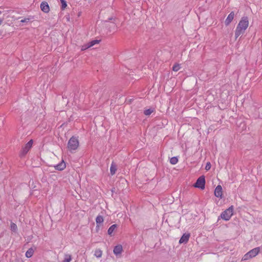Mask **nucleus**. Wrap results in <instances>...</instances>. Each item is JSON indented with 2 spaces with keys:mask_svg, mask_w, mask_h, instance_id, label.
Instances as JSON below:
<instances>
[{
  "mask_svg": "<svg viewBox=\"0 0 262 262\" xmlns=\"http://www.w3.org/2000/svg\"><path fill=\"white\" fill-rule=\"evenodd\" d=\"M89 48H90V46L89 43H88L85 45L82 46L81 47V51H84Z\"/></svg>",
  "mask_w": 262,
  "mask_h": 262,
  "instance_id": "a878e982",
  "label": "nucleus"
},
{
  "mask_svg": "<svg viewBox=\"0 0 262 262\" xmlns=\"http://www.w3.org/2000/svg\"><path fill=\"white\" fill-rule=\"evenodd\" d=\"M249 26V20L247 16H243L239 21L235 32V37L237 38L243 34Z\"/></svg>",
  "mask_w": 262,
  "mask_h": 262,
  "instance_id": "f257e3e1",
  "label": "nucleus"
},
{
  "mask_svg": "<svg viewBox=\"0 0 262 262\" xmlns=\"http://www.w3.org/2000/svg\"><path fill=\"white\" fill-rule=\"evenodd\" d=\"M34 250L33 248H29L26 252V256L28 258L31 257L34 253Z\"/></svg>",
  "mask_w": 262,
  "mask_h": 262,
  "instance_id": "ddd939ff",
  "label": "nucleus"
},
{
  "mask_svg": "<svg viewBox=\"0 0 262 262\" xmlns=\"http://www.w3.org/2000/svg\"><path fill=\"white\" fill-rule=\"evenodd\" d=\"M60 2H61L62 0H60Z\"/></svg>",
  "mask_w": 262,
  "mask_h": 262,
  "instance_id": "c756f323",
  "label": "nucleus"
},
{
  "mask_svg": "<svg viewBox=\"0 0 262 262\" xmlns=\"http://www.w3.org/2000/svg\"><path fill=\"white\" fill-rule=\"evenodd\" d=\"M10 229L12 231L16 232L17 230V225L14 223H11L10 224Z\"/></svg>",
  "mask_w": 262,
  "mask_h": 262,
  "instance_id": "aec40b11",
  "label": "nucleus"
},
{
  "mask_svg": "<svg viewBox=\"0 0 262 262\" xmlns=\"http://www.w3.org/2000/svg\"><path fill=\"white\" fill-rule=\"evenodd\" d=\"M117 171V167L114 163H112L110 167V172L112 175L115 174Z\"/></svg>",
  "mask_w": 262,
  "mask_h": 262,
  "instance_id": "2eb2a0df",
  "label": "nucleus"
},
{
  "mask_svg": "<svg viewBox=\"0 0 262 262\" xmlns=\"http://www.w3.org/2000/svg\"><path fill=\"white\" fill-rule=\"evenodd\" d=\"M40 9L42 12L46 13L49 12L50 9L48 3L47 2H42L40 4Z\"/></svg>",
  "mask_w": 262,
  "mask_h": 262,
  "instance_id": "423d86ee",
  "label": "nucleus"
},
{
  "mask_svg": "<svg viewBox=\"0 0 262 262\" xmlns=\"http://www.w3.org/2000/svg\"><path fill=\"white\" fill-rule=\"evenodd\" d=\"M72 260V256L70 254H66L64 256L63 262H70Z\"/></svg>",
  "mask_w": 262,
  "mask_h": 262,
  "instance_id": "412c9836",
  "label": "nucleus"
},
{
  "mask_svg": "<svg viewBox=\"0 0 262 262\" xmlns=\"http://www.w3.org/2000/svg\"><path fill=\"white\" fill-rule=\"evenodd\" d=\"M102 251L99 249H96L94 253V255L97 257L100 258L102 256Z\"/></svg>",
  "mask_w": 262,
  "mask_h": 262,
  "instance_id": "dca6fc26",
  "label": "nucleus"
},
{
  "mask_svg": "<svg viewBox=\"0 0 262 262\" xmlns=\"http://www.w3.org/2000/svg\"><path fill=\"white\" fill-rule=\"evenodd\" d=\"M178 162V159L177 157H173L170 159V163L174 165L177 164Z\"/></svg>",
  "mask_w": 262,
  "mask_h": 262,
  "instance_id": "6ab92c4d",
  "label": "nucleus"
},
{
  "mask_svg": "<svg viewBox=\"0 0 262 262\" xmlns=\"http://www.w3.org/2000/svg\"><path fill=\"white\" fill-rule=\"evenodd\" d=\"M66 164L63 161H62L61 163L55 166V168L58 170H62L66 168Z\"/></svg>",
  "mask_w": 262,
  "mask_h": 262,
  "instance_id": "f8f14e48",
  "label": "nucleus"
},
{
  "mask_svg": "<svg viewBox=\"0 0 262 262\" xmlns=\"http://www.w3.org/2000/svg\"><path fill=\"white\" fill-rule=\"evenodd\" d=\"M154 111V108H150L148 109H146L144 111V115L146 116L150 115L152 112Z\"/></svg>",
  "mask_w": 262,
  "mask_h": 262,
  "instance_id": "a211bd4d",
  "label": "nucleus"
},
{
  "mask_svg": "<svg viewBox=\"0 0 262 262\" xmlns=\"http://www.w3.org/2000/svg\"><path fill=\"white\" fill-rule=\"evenodd\" d=\"M2 13V12L0 11V15Z\"/></svg>",
  "mask_w": 262,
  "mask_h": 262,
  "instance_id": "c85d7f7f",
  "label": "nucleus"
},
{
  "mask_svg": "<svg viewBox=\"0 0 262 262\" xmlns=\"http://www.w3.org/2000/svg\"><path fill=\"white\" fill-rule=\"evenodd\" d=\"M79 142L78 137L73 136L69 140L68 148L70 151L75 150L79 147Z\"/></svg>",
  "mask_w": 262,
  "mask_h": 262,
  "instance_id": "f03ea898",
  "label": "nucleus"
},
{
  "mask_svg": "<svg viewBox=\"0 0 262 262\" xmlns=\"http://www.w3.org/2000/svg\"><path fill=\"white\" fill-rule=\"evenodd\" d=\"M234 17V12H231L228 15L227 17L226 18L225 21V24L226 26H228L231 21L233 20Z\"/></svg>",
  "mask_w": 262,
  "mask_h": 262,
  "instance_id": "9d476101",
  "label": "nucleus"
},
{
  "mask_svg": "<svg viewBox=\"0 0 262 262\" xmlns=\"http://www.w3.org/2000/svg\"><path fill=\"white\" fill-rule=\"evenodd\" d=\"M103 217L101 215H98L96 219V222L97 224H101L103 222Z\"/></svg>",
  "mask_w": 262,
  "mask_h": 262,
  "instance_id": "f3484780",
  "label": "nucleus"
},
{
  "mask_svg": "<svg viewBox=\"0 0 262 262\" xmlns=\"http://www.w3.org/2000/svg\"><path fill=\"white\" fill-rule=\"evenodd\" d=\"M190 237L189 233H184L179 240L180 244H186L188 242Z\"/></svg>",
  "mask_w": 262,
  "mask_h": 262,
  "instance_id": "1a4fd4ad",
  "label": "nucleus"
},
{
  "mask_svg": "<svg viewBox=\"0 0 262 262\" xmlns=\"http://www.w3.org/2000/svg\"><path fill=\"white\" fill-rule=\"evenodd\" d=\"M33 144V140L32 139L30 140L28 142H27L25 145V146L23 147L20 152V156L21 157L25 156L32 148Z\"/></svg>",
  "mask_w": 262,
  "mask_h": 262,
  "instance_id": "20e7f679",
  "label": "nucleus"
},
{
  "mask_svg": "<svg viewBox=\"0 0 262 262\" xmlns=\"http://www.w3.org/2000/svg\"><path fill=\"white\" fill-rule=\"evenodd\" d=\"M117 228V225L116 224H114L112 225L108 229L107 233L110 235H112V233L116 230Z\"/></svg>",
  "mask_w": 262,
  "mask_h": 262,
  "instance_id": "4468645a",
  "label": "nucleus"
},
{
  "mask_svg": "<svg viewBox=\"0 0 262 262\" xmlns=\"http://www.w3.org/2000/svg\"><path fill=\"white\" fill-rule=\"evenodd\" d=\"M181 66L179 63L174 64L172 67V70L177 72L180 69Z\"/></svg>",
  "mask_w": 262,
  "mask_h": 262,
  "instance_id": "4be33fe9",
  "label": "nucleus"
},
{
  "mask_svg": "<svg viewBox=\"0 0 262 262\" xmlns=\"http://www.w3.org/2000/svg\"><path fill=\"white\" fill-rule=\"evenodd\" d=\"M123 251L122 246L121 245L116 246L113 250V252L115 255H118L122 253Z\"/></svg>",
  "mask_w": 262,
  "mask_h": 262,
  "instance_id": "9b49d317",
  "label": "nucleus"
},
{
  "mask_svg": "<svg viewBox=\"0 0 262 262\" xmlns=\"http://www.w3.org/2000/svg\"><path fill=\"white\" fill-rule=\"evenodd\" d=\"M61 3V9L64 10L67 7V2L64 0H62Z\"/></svg>",
  "mask_w": 262,
  "mask_h": 262,
  "instance_id": "393cba45",
  "label": "nucleus"
},
{
  "mask_svg": "<svg viewBox=\"0 0 262 262\" xmlns=\"http://www.w3.org/2000/svg\"><path fill=\"white\" fill-rule=\"evenodd\" d=\"M211 168V164L210 162H207L206 165L205 166V169L206 170H209Z\"/></svg>",
  "mask_w": 262,
  "mask_h": 262,
  "instance_id": "bb28decb",
  "label": "nucleus"
},
{
  "mask_svg": "<svg viewBox=\"0 0 262 262\" xmlns=\"http://www.w3.org/2000/svg\"><path fill=\"white\" fill-rule=\"evenodd\" d=\"M99 42V40H94L91 41V42H89V44L90 46V47H92L94 45L97 44Z\"/></svg>",
  "mask_w": 262,
  "mask_h": 262,
  "instance_id": "b1692460",
  "label": "nucleus"
},
{
  "mask_svg": "<svg viewBox=\"0 0 262 262\" xmlns=\"http://www.w3.org/2000/svg\"><path fill=\"white\" fill-rule=\"evenodd\" d=\"M233 206H231L221 213V215L219 217L218 220H220V219L221 218L225 221H229L233 215Z\"/></svg>",
  "mask_w": 262,
  "mask_h": 262,
  "instance_id": "7ed1b4c3",
  "label": "nucleus"
},
{
  "mask_svg": "<svg viewBox=\"0 0 262 262\" xmlns=\"http://www.w3.org/2000/svg\"><path fill=\"white\" fill-rule=\"evenodd\" d=\"M251 257L249 255L248 252L245 254L242 258V260H247L249 259H251Z\"/></svg>",
  "mask_w": 262,
  "mask_h": 262,
  "instance_id": "5701e85b",
  "label": "nucleus"
},
{
  "mask_svg": "<svg viewBox=\"0 0 262 262\" xmlns=\"http://www.w3.org/2000/svg\"><path fill=\"white\" fill-rule=\"evenodd\" d=\"M30 21V18H25L24 19H21L20 20V22L21 23H28Z\"/></svg>",
  "mask_w": 262,
  "mask_h": 262,
  "instance_id": "cd10ccee",
  "label": "nucleus"
},
{
  "mask_svg": "<svg viewBox=\"0 0 262 262\" xmlns=\"http://www.w3.org/2000/svg\"><path fill=\"white\" fill-rule=\"evenodd\" d=\"M214 195L217 198H222L223 195L222 187L221 185H217L214 190Z\"/></svg>",
  "mask_w": 262,
  "mask_h": 262,
  "instance_id": "6e6552de",
  "label": "nucleus"
},
{
  "mask_svg": "<svg viewBox=\"0 0 262 262\" xmlns=\"http://www.w3.org/2000/svg\"><path fill=\"white\" fill-rule=\"evenodd\" d=\"M193 186L195 188H198L202 190L204 189L205 186V177L204 176L200 177L193 185Z\"/></svg>",
  "mask_w": 262,
  "mask_h": 262,
  "instance_id": "39448f33",
  "label": "nucleus"
},
{
  "mask_svg": "<svg viewBox=\"0 0 262 262\" xmlns=\"http://www.w3.org/2000/svg\"><path fill=\"white\" fill-rule=\"evenodd\" d=\"M260 250V247H256L248 252L250 257L252 258L255 257L259 253Z\"/></svg>",
  "mask_w": 262,
  "mask_h": 262,
  "instance_id": "0eeeda50",
  "label": "nucleus"
}]
</instances>
